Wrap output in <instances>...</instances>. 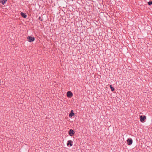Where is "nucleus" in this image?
<instances>
[{
    "instance_id": "nucleus-5",
    "label": "nucleus",
    "mask_w": 152,
    "mask_h": 152,
    "mask_svg": "<svg viewBox=\"0 0 152 152\" xmlns=\"http://www.w3.org/2000/svg\"><path fill=\"white\" fill-rule=\"evenodd\" d=\"M146 119V117L145 116H143L141 115L140 116V121L142 122H143L145 119Z\"/></svg>"
},
{
    "instance_id": "nucleus-1",
    "label": "nucleus",
    "mask_w": 152,
    "mask_h": 152,
    "mask_svg": "<svg viewBox=\"0 0 152 152\" xmlns=\"http://www.w3.org/2000/svg\"><path fill=\"white\" fill-rule=\"evenodd\" d=\"M27 39L28 40V41L30 42H32L34 40V37L31 36H29L27 37Z\"/></svg>"
},
{
    "instance_id": "nucleus-4",
    "label": "nucleus",
    "mask_w": 152,
    "mask_h": 152,
    "mask_svg": "<svg viewBox=\"0 0 152 152\" xmlns=\"http://www.w3.org/2000/svg\"><path fill=\"white\" fill-rule=\"evenodd\" d=\"M68 133L69 135L72 136L74 134L75 132L72 129H71L69 131Z\"/></svg>"
},
{
    "instance_id": "nucleus-2",
    "label": "nucleus",
    "mask_w": 152,
    "mask_h": 152,
    "mask_svg": "<svg viewBox=\"0 0 152 152\" xmlns=\"http://www.w3.org/2000/svg\"><path fill=\"white\" fill-rule=\"evenodd\" d=\"M127 142L128 143V145H132V139L131 138H129L127 140Z\"/></svg>"
},
{
    "instance_id": "nucleus-10",
    "label": "nucleus",
    "mask_w": 152,
    "mask_h": 152,
    "mask_svg": "<svg viewBox=\"0 0 152 152\" xmlns=\"http://www.w3.org/2000/svg\"><path fill=\"white\" fill-rule=\"evenodd\" d=\"M110 87L111 89V90L112 91H113L114 90V88L112 86V85H110Z\"/></svg>"
},
{
    "instance_id": "nucleus-7",
    "label": "nucleus",
    "mask_w": 152,
    "mask_h": 152,
    "mask_svg": "<svg viewBox=\"0 0 152 152\" xmlns=\"http://www.w3.org/2000/svg\"><path fill=\"white\" fill-rule=\"evenodd\" d=\"M75 115L74 113H73V110H72L71 111L70 113L69 114V117L70 118H71L72 116H73Z\"/></svg>"
},
{
    "instance_id": "nucleus-8",
    "label": "nucleus",
    "mask_w": 152,
    "mask_h": 152,
    "mask_svg": "<svg viewBox=\"0 0 152 152\" xmlns=\"http://www.w3.org/2000/svg\"><path fill=\"white\" fill-rule=\"evenodd\" d=\"M20 15L23 17L24 18H26L27 17V15L25 13H24L23 12H21L20 13Z\"/></svg>"
},
{
    "instance_id": "nucleus-12",
    "label": "nucleus",
    "mask_w": 152,
    "mask_h": 152,
    "mask_svg": "<svg viewBox=\"0 0 152 152\" xmlns=\"http://www.w3.org/2000/svg\"><path fill=\"white\" fill-rule=\"evenodd\" d=\"M38 19L40 20L41 21H42V19H41V17L40 16L39 17Z\"/></svg>"
},
{
    "instance_id": "nucleus-6",
    "label": "nucleus",
    "mask_w": 152,
    "mask_h": 152,
    "mask_svg": "<svg viewBox=\"0 0 152 152\" xmlns=\"http://www.w3.org/2000/svg\"><path fill=\"white\" fill-rule=\"evenodd\" d=\"M72 141L71 140H69L67 142V145L68 146L70 145V146H72L73 144L72 143Z\"/></svg>"
},
{
    "instance_id": "nucleus-11",
    "label": "nucleus",
    "mask_w": 152,
    "mask_h": 152,
    "mask_svg": "<svg viewBox=\"0 0 152 152\" xmlns=\"http://www.w3.org/2000/svg\"><path fill=\"white\" fill-rule=\"evenodd\" d=\"M148 3L149 5H151V4H152V1H150L148 2Z\"/></svg>"
},
{
    "instance_id": "nucleus-9",
    "label": "nucleus",
    "mask_w": 152,
    "mask_h": 152,
    "mask_svg": "<svg viewBox=\"0 0 152 152\" xmlns=\"http://www.w3.org/2000/svg\"><path fill=\"white\" fill-rule=\"evenodd\" d=\"M7 0H1L0 3L4 5L5 3L7 1Z\"/></svg>"
},
{
    "instance_id": "nucleus-3",
    "label": "nucleus",
    "mask_w": 152,
    "mask_h": 152,
    "mask_svg": "<svg viewBox=\"0 0 152 152\" xmlns=\"http://www.w3.org/2000/svg\"><path fill=\"white\" fill-rule=\"evenodd\" d=\"M67 97L69 98L73 96V94L71 91H68L66 93Z\"/></svg>"
}]
</instances>
